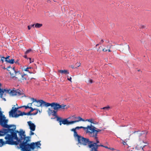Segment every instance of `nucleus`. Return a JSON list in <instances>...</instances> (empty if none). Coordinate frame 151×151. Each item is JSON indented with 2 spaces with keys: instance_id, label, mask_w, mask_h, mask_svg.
Returning <instances> with one entry per match:
<instances>
[{
  "instance_id": "1",
  "label": "nucleus",
  "mask_w": 151,
  "mask_h": 151,
  "mask_svg": "<svg viewBox=\"0 0 151 151\" xmlns=\"http://www.w3.org/2000/svg\"><path fill=\"white\" fill-rule=\"evenodd\" d=\"M30 137L29 136L26 137L24 133L23 135L21 136L20 138L19 139V140L17 141L18 143H20L19 146L22 151H30V149L34 150L35 149V143L33 142L30 144L27 143L30 141Z\"/></svg>"
},
{
  "instance_id": "2",
  "label": "nucleus",
  "mask_w": 151,
  "mask_h": 151,
  "mask_svg": "<svg viewBox=\"0 0 151 151\" xmlns=\"http://www.w3.org/2000/svg\"><path fill=\"white\" fill-rule=\"evenodd\" d=\"M4 127L6 128V129L9 132H10V134H7L6 135L10 138L11 137L13 139L17 140H19V138L17 137V133H18L20 137L23 135L25 133V132L23 131L22 130H21L20 131L16 130V126L14 125L6 124Z\"/></svg>"
},
{
  "instance_id": "3",
  "label": "nucleus",
  "mask_w": 151,
  "mask_h": 151,
  "mask_svg": "<svg viewBox=\"0 0 151 151\" xmlns=\"http://www.w3.org/2000/svg\"><path fill=\"white\" fill-rule=\"evenodd\" d=\"M10 68L12 70L10 71L9 70H8L9 72L11 78H14V80H17L18 77H19L20 76H21L22 78H23L24 76L26 75L25 74H21L19 71L16 70L14 67L13 68Z\"/></svg>"
},
{
  "instance_id": "4",
  "label": "nucleus",
  "mask_w": 151,
  "mask_h": 151,
  "mask_svg": "<svg viewBox=\"0 0 151 151\" xmlns=\"http://www.w3.org/2000/svg\"><path fill=\"white\" fill-rule=\"evenodd\" d=\"M88 129L87 130L86 133L91 137L97 139V134L96 130V128L91 125V126H88Z\"/></svg>"
},
{
  "instance_id": "5",
  "label": "nucleus",
  "mask_w": 151,
  "mask_h": 151,
  "mask_svg": "<svg viewBox=\"0 0 151 151\" xmlns=\"http://www.w3.org/2000/svg\"><path fill=\"white\" fill-rule=\"evenodd\" d=\"M5 139L7 140L5 142L3 141L2 139H0V147H2L4 145L8 144L10 145H17L18 142L17 141H13V138L9 137L7 135L5 137Z\"/></svg>"
},
{
  "instance_id": "6",
  "label": "nucleus",
  "mask_w": 151,
  "mask_h": 151,
  "mask_svg": "<svg viewBox=\"0 0 151 151\" xmlns=\"http://www.w3.org/2000/svg\"><path fill=\"white\" fill-rule=\"evenodd\" d=\"M17 108H15L14 109V107H13L12 109L9 112V115H11L12 117H17L20 116L26 115V113L22 112L20 111H17Z\"/></svg>"
},
{
  "instance_id": "7",
  "label": "nucleus",
  "mask_w": 151,
  "mask_h": 151,
  "mask_svg": "<svg viewBox=\"0 0 151 151\" xmlns=\"http://www.w3.org/2000/svg\"><path fill=\"white\" fill-rule=\"evenodd\" d=\"M78 143L84 146L89 145L91 143H92V141H90L89 139L84 138L80 135L76 137Z\"/></svg>"
},
{
  "instance_id": "8",
  "label": "nucleus",
  "mask_w": 151,
  "mask_h": 151,
  "mask_svg": "<svg viewBox=\"0 0 151 151\" xmlns=\"http://www.w3.org/2000/svg\"><path fill=\"white\" fill-rule=\"evenodd\" d=\"M8 120L6 119L4 115H3L2 112H0V125L4 127L7 124Z\"/></svg>"
},
{
  "instance_id": "9",
  "label": "nucleus",
  "mask_w": 151,
  "mask_h": 151,
  "mask_svg": "<svg viewBox=\"0 0 151 151\" xmlns=\"http://www.w3.org/2000/svg\"><path fill=\"white\" fill-rule=\"evenodd\" d=\"M9 94L10 96H14L15 95H21L22 96V97L25 96L24 94L23 93V92L19 89H17L15 91L10 90Z\"/></svg>"
},
{
  "instance_id": "10",
  "label": "nucleus",
  "mask_w": 151,
  "mask_h": 151,
  "mask_svg": "<svg viewBox=\"0 0 151 151\" xmlns=\"http://www.w3.org/2000/svg\"><path fill=\"white\" fill-rule=\"evenodd\" d=\"M57 120L60 123L59 124L60 125H61L62 124H63L68 125V121L67 119H62L61 118L57 117Z\"/></svg>"
},
{
  "instance_id": "11",
  "label": "nucleus",
  "mask_w": 151,
  "mask_h": 151,
  "mask_svg": "<svg viewBox=\"0 0 151 151\" xmlns=\"http://www.w3.org/2000/svg\"><path fill=\"white\" fill-rule=\"evenodd\" d=\"M40 101V104L39 105L37 106H45L46 107H48L50 106H51V107L52 106V103H47L45 102L42 100H41Z\"/></svg>"
},
{
  "instance_id": "12",
  "label": "nucleus",
  "mask_w": 151,
  "mask_h": 151,
  "mask_svg": "<svg viewBox=\"0 0 151 151\" xmlns=\"http://www.w3.org/2000/svg\"><path fill=\"white\" fill-rule=\"evenodd\" d=\"M57 111L52 110L49 108L48 111V113L49 115H52L53 116H55L57 118V117H58L57 116Z\"/></svg>"
},
{
  "instance_id": "13",
  "label": "nucleus",
  "mask_w": 151,
  "mask_h": 151,
  "mask_svg": "<svg viewBox=\"0 0 151 151\" xmlns=\"http://www.w3.org/2000/svg\"><path fill=\"white\" fill-rule=\"evenodd\" d=\"M98 137H97V139L94 138L93 139H94L96 140V142H94L93 141H92V143H91V144L89 145L88 147L90 148H92V147H94V146L96 145H97L98 143H99V141L98 140Z\"/></svg>"
},
{
  "instance_id": "14",
  "label": "nucleus",
  "mask_w": 151,
  "mask_h": 151,
  "mask_svg": "<svg viewBox=\"0 0 151 151\" xmlns=\"http://www.w3.org/2000/svg\"><path fill=\"white\" fill-rule=\"evenodd\" d=\"M27 123L29 127V128L31 131H34L35 129L36 126L33 123H32L31 121L27 122Z\"/></svg>"
},
{
  "instance_id": "15",
  "label": "nucleus",
  "mask_w": 151,
  "mask_h": 151,
  "mask_svg": "<svg viewBox=\"0 0 151 151\" xmlns=\"http://www.w3.org/2000/svg\"><path fill=\"white\" fill-rule=\"evenodd\" d=\"M52 107H53V109L55 110L58 111L59 109L60 106V104L57 103L53 102L52 103Z\"/></svg>"
},
{
  "instance_id": "16",
  "label": "nucleus",
  "mask_w": 151,
  "mask_h": 151,
  "mask_svg": "<svg viewBox=\"0 0 151 151\" xmlns=\"http://www.w3.org/2000/svg\"><path fill=\"white\" fill-rule=\"evenodd\" d=\"M80 129L79 127H77L75 128L72 129L70 130L71 131L73 132V136L74 137L76 138V137L79 135L77 133L76 131V129Z\"/></svg>"
},
{
  "instance_id": "17",
  "label": "nucleus",
  "mask_w": 151,
  "mask_h": 151,
  "mask_svg": "<svg viewBox=\"0 0 151 151\" xmlns=\"http://www.w3.org/2000/svg\"><path fill=\"white\" fill-rule=\"evenodd\" d=\"M9 133L6 129H3L0 130V136H2Z\"/></svg>"
},
{
  "instance_id": "18",
  "label": "nucleus",
  "mask_w": 151,
  "mask_h": 151,
  "mask_svg": "<svg viewBox=\"0 0 151 151\" xmlns=\"http://www.w3.org/2000/svg\"><path fill=\"white\" fill-rule=\"evenodd\" d=\"M147 134V132L146 131H144L141 132L139 134V137L142 136L143 137H145Z\"/></svg>"
},
{
  "instance_id": "19",
  "label": "nucleus",
  "mask_w": 151,
  "mask_h": 151,
  "mask_svg": "<svg viewBox=\"0 0 151 151\" xmlns=\"http://www.w3.org/2000/svg\"><path fill=\"white\" fill-rule=\"evenodd\" d=\"M58 71L59 72L62 74L63 73L65 74H69V71L67 70H59Z\"/></svg>"
},
{
  "instance_id": "20",
  "label": "nucleus",
  "mask_w": 151,
  "mask_h": 151,
  "mask_svg": "<svg viewBox=\"0 0 151 151\" xmlns=\"http://www.w3.org/2000/svg\"><path fill=\"white\" fill-rule=\"evenodd\" d=\"M60 107L59 109H67L68 108V107L66 106V105H64L63 104L60 105Z\"/></svg>"
},
{
  "instance_id": "21",
  "label": "nucleus",
  "mask_w": 151,
  "mask_h": 151,
  "mask_svg": "<svg viewBox=\"0 0 151 151\" xmlns=\"http://www.w3.org/2000/svg\"><path fill=\"white\" fill-rule=\"evenodd\" d=\"M4 89H1V87H0V97L1 98H2L3 95L4 93Z\"/></svg>"
},
{
  "instance_id": "22",
  "label": "nucleus",
  "mask_w": 151,
  "mask_h": 151,
  "mask_svg": "<svg viewBox=\"0 0 151 151\" xmlns=\"http://www.w3.org/2000/svg\"><path fill=\"white\" fill-rule=\"evenodd\" d=\"M42 25V24L37 23L35 24V27L37 28H39L41 27Z\"/></svg>"
},
{
  "instance_id": "23",
  "label": "nucleus",
  "mask_w": 151,
  "mask_h": 151,
  "mask_svg": "<svg viewBox=\"0 0 151 151\" xmlns=\"http://www.w3.org/2000/svg\"><path fill=\"white\" fill-rule=\"evenodd\" d=\"M31 112L30 111L28 113H26V115H34L37 114L38 113L37 111L35 113H31Z\"/></svg>"
},
{
  "instance_id": "24",
  "label": "nucleus",
  "mask_w": 151,
  "mask_h": 151,
  "mask_svg": "<svg viewBox=\"0 0 151 151\" xmlns=\"http://www.w3.org/2000/svg\"><path fill=\"white\" fill-rule=\"evenodd\" d=\"M76 118L78 119V120H76L77 122H79L80 121H85V120L80 116H78Z\"/></svg>"
},
{
  "instance_id": "25",
  "label": "nucleus",
  "mask_w": 151,
  "mask_h": 151,
  "mask_svg": "<svg viewBox=\"0 0 151 151\" xmlns=\"http://www.w3.org/2000/svg\"><path fill=\"white\" fill-rule=\"evenodd\" d=\"M35 143V146H36L37 147H40V146L41 145V144L40 143V142H37Z\"/></svg>"
},
{
  "instance_id": "26",
  "label": "nucleus",
  "mask_w": 151,
  "mask_h": 151,
  "mask_svg": "<svg viewBox=\"0 0 151 151\" xmlns=\"http://www.w3.org/2000/svg\"><path fill=\"white\" fill-rule=\"evenodd\" d=\"M32 99L33 100V102H36L37 103H39L40 104V100H37L36 99H34V98H32Z\"/></svg>"
},
{
  "instance_id": "27",
  "label": "nucleus",
  "mask_w": 151,
  "mask_h": 151,
  "mask_svg": "<svg viewBox=\"0 0 151 151\" xmlns=\"http://www.w3.org/2000/svg\"><path fill=\"white\" fill-rule=\"evenodd\" d=\"M14 62V59H12L11 60H9L8 61V63H9L11 64H13Z\"/></svg>"
},
{
  "instance_id": "28",
  "label": "nucleus",
  "mask_w": 151,
  "mask_h": 151,
  "mask_svg": "<svg viewBox=\"0 0 151 151\" xmlns=\"http://www.w3.org/2000/svg\"><path fill=\"white\" fill-rule=\"evenodd\" d=\"M80 129H82L83 128V129L86 132L87 130H88V126L87 127H84L82 126H81L79 127Z\"/></svg>"
},
{
  "instance_id": "29",
  "label": "nucleus",
  "mask_w": 151,
  "mask_h": 151,
  "mask_svg": "<svg viewBox=\"0 0 151 151\" xmlns=\"http://www.w3.org/2000/svg\"><path fill=\"white\" fill-rule=\"evenodd\" d=\"M0 58H1L0 61H1L2 63H3L4 61L5 57H2L0 55Z\"/></svg>"
},
{
  "instance_id": "30",
  "label": "nucleus",
  "mask_w": 151,
  "mask_h": 151,
  "mask_svg": "<svg viewBox=\"0 0 151 151\" xmlns=\"http://www.w3.org/2000/svg\"><path fill=\"white\" fill-rule=\"evenodd\" d=\"M77 122L76 120L75 121H71L70 122L68 121V125L70 124H72L74 123H76Z\"/></svg>"
},
{
  "instance_id": "31",
  "label": "nucleus",
  "mask_w": 151,
  "mask_h": 151,
  "mask_svg": "<svg viewBox=\"0 0 151 151\" xmlns=\"http://www.w3.org/2000/svg\"><path fill=\"white\" fill-rule=\"evenodd\" d=\"M29 109H31V110L30 111L31 112H32V111H33L34 110H36L37 111H37H38V109H33L31 107H30L29 108Z\"/></svg>"
},
{
  "instance_id": "32",
  "label": "nucleus",
  "mask_w": 151,
  "mask_h": 151,
  "mask_svg": "<svg viewBox=\"0 0 151 151\" xmlns=\"http://www.w3.org/2000/svg\"><path fill=\"white\" fill-rule=\"evenodd\" d=\"M32 51L31 49H29L28 50H27L25 52V54H27L29 53L30 52H31Z\"/></svg>"
},
{
  "instance_id": "33",
  "label": "nucleus",
  "mask_w": 151,
  "mask_h": 151,
  "mask_svg": "<svg viewBox=\"0 0 151 151\" xmlns=\"http://www.w3.org/2000/svg\"><path fill=\"white\" fill-rule=\"evenodd\" d=\"M110 108V107L109 106H106V107H103V108H101L102 109H103L104 110H108V109Z\"/></svg>"
},
{
  "instance_id": "34",
  "label": "nucleus",
  "mask_w": 151,
  "mask_h": 151,
  "mask_svg": "<svg viewBox=\"0 0 151 151\" xmlns=\"http://www.w3.org/2000/svg\"><path fill=\"white\" fill-rule=\"evenodd\" d=\"M10 89L7 90L6 89H4V92H5L6 93H9V92H10Z\"/></svg>"
},
{
  "instance_id": "35",
  "label": "nucleus",
  "mask_w": 151,
  "mask_h": 151,
  "mask_svg": "<svg viewBox=\"0 0 151 151\" xmlns=\"http://www.w3.org/2000/svg\"><path fill=\"white\" fill-rule=\"evenodd\" d=\"M86 121L89 122H90L91 123H93V119H87L86 120Z\"/></svg>"
},
{
  "instance_id": "36",
  "label": "nucleus",
  "mask_w": 151,
  "mask_h": 151,
  "mask_svg": "<svg viewBox=\"0 0 151 151\" xmlns=\"http://www.w3.org/2000/svg\"><path fill=\"white\" fill-rule=\"evenodd\" d=\"M24 70L25 71H28L30 73H32V72H31L29 70V69L28 67H27L26 69H24Z\"/></svg>"
},
{
  "instance_id": "37",
  "label": "nucleus",
  "mask_w": 151,
  "mask_h": 151,
  "mask_svg": "<svg viewBox=\"0 0 151 151\" xmlns=\"http://www.w3.org/2000/svg\"><path fill=\"white\" fill-rule=\"evenodd\" d=\"M96 132H97V134H98V133L99 132H101V131H102V130L96 128Z\"/></svg>"
},
{
  "instance_id": "38",
  "label": "nucleus",
  "mask_w": 151,
  "mask_h": 151,
  "mask_svg": "<svg viewBox=\"0 0 151 151\" xmlns=\"http://www.w3.org/2000/svg\"><path fill=\"white\" fill-rule=\"evenodd\" d=\"M9 56H8L6 58H4L5 61L7 63H8V61H9V60H8L7 59H8L9 58Z\"/></svg>"
},
{
  "instance_id": "39",
  "label": "nucleus",
  "mask_w": 151,
  "mask_h": 151,
  "mask_svg": "<svg viewBox=\"0 0 151 151\" xmlns=\"http://www.w3.org/2000/svg\"><path fill=\"white\" fill-rule=\"evenodd\" d=\"M16 64H17L18 65L19 64V60H17L15 62H14Z\"/></svg>"
},
{
  "instance_id": "40",
  "label": "nucleus",
  "mask_w": 151,
  "mask_h": 151,
  "mask_svg": "<svg viewBox=\"0 0 151 151\" xmlns=\"http://www.w3.org/2000/svg\"><path fill=\"white\" fill-rule=\"evenodd\" d=\"M88 82L90 83H93V80L92 79H90L88 80Z\"/></svg>"
},
{
  "instance_id": "41",
  "label": "nucleus",
  "mask_w": 151,
  "mask_h": 151,
  "mask_svg": "<svg viewBox=\"0 0 151 151\" xmlns=\"http://www.w3.org/2000/svg\"><path fill=\"white\" fill-rule=\"evenodd\" d=\"M32 131H31H31H30V135H33L34 134V133L33 132H32Z\"/></svg>"
},
{
  "instance_id": "42",
  "label": "nucleus",
  "mask_w": 151,
  "mask_h": 151,
  "mask_svg": "<svg viewBox=\"0 0 151 151\" xmlns=\"http://www.w3.org/2000/svg\"><path fill=\"white\" fill-rule=\"evenodd\" d=\"M29 60H30L29 62H30V63H31L33 62V60H32L31 58H29Z\"/></svg>"
},
{
  "instance_id": "43",
  "label": "nucleus",
  "mask_w": 151,
  "mask_h": 151,
  "mask_svg": "<svg viewBox=\"0 0 151 151\" xmlns=\"http://www.w3.org/2000/svg\"><path fill=\"white\" fill-rule=\"evenodd\" d=\"M104 42V40H101V42L99 43V44H101L103 43Z\"/></svg>"
},
{
  "instance_id": "44",
  "label": "nucleus",
  "mask_w": 151,
  "mask_h": 151,
  "mask_svg": "<svg viewBox=\"0 0 151 151\" xmlns=\"http://www.w3.org/2000/svg\"><path fill=\"white\" fill-rule=\"evenodd\" d=\"M23 107H24L25 109H27V108H29L30 107H29L28 106H24Z\"/></svg>"
},
{
  "instance_id": "45",
  "label": "nucleus",
  "mask_w": 151,
  "mask_h": 151,
  "mask_svg": "<svg viewBox=\"0 0 151 151\" xmlns=\"http://www.w3.org/2000/svg\"><path fill=\"white\" fill-rule=\"evenodd\" d=\"M103 51L104 52H106L107 51H108V50L105 49H103Z\"/></svg>"
},
{
  "instance_id": "46",
  "label": "nucleus",
  "mask_w": 151,
  "mask_h": 151,
  "mask_svg": "<svg viewBox=\"0 0 151 151\" xmlns=\"http://www.w3.org/2000/svg\"><path fill=\"white\" fill-rule=\"evenodd\" d=\"M112 46V45H111L110 47H109V49H108V51L109 52H111V50H110V48Z\"/></svg>"
},
{
  "instance_id": "47",
  "label": "nucleus",
  "mask_w": 151,
  "mask_h": 151,
  "mask_svg": "<svg viewBox=\"0 0 151 151\" xmlns=\"http://www.w3.org/2000/svg\"><path fill=\"white\" fill-rule=\"evenodd\" d=\"M71 77H70L69 78H68V80H69L70 81H71Z\"/></svg>"
},
{
  "instance_id": "48",
  "label": "nucleus",
  "mask_w": 151,
  "mask_h": 151,
  "mask_svg": "<svg viewBox=\"0 0 151 151\" xmlns=\"http://www.w3.org/2000/svg\"><path fill=\"white\" fill-rule=\"evenodd\" d=\"M109 149H110V150H114V148H110V147H109Z\"/></svg>"
},
{
  "instance_id": "49",
  "label": "nucleus",
  "mask_w": 151,
  "mask_h": 151,
  "mask_svg": "<svg viewBox=\"0 0 151 151\" xmlns=\"http://www.w3.org/2000/svg\"><path fill=\"white\" fill-rule=\"evenodd\" d=\"M104 147L105 148H106L108 149H109V147H108L107 146H104L103 147Z\"/></svg>"
},
{
  "instance_id": "50",
  "label": "nucleus",
  "mask_w": 151,
  "mask_h": 151,
  "mask_svg": "<svg viewBox=\"0 0 151 151\" xmlns=\"http://www.w3.org/2000/svg\"><path fill=\"white\" fill-rule=\"evenodd\" d=\"M93 123V124H97L98 123H97L96 122H93V123Z\"/></svg>"
},
{
  "instance_id": "51",
  "label": "nucleus",
  "mask_w": 151,
  "mask_h": 151,
  "mask_svg": "<svg viewBox=\"0 0 151 151\" xmlns=\"http://www.w3.org/2000/svg\"><path fill=\"white\" fill-rule=\"evenodd\" d=\"M22 79L23 80H26L27 79V78L24 77L23 78H22Z\"/></svg>"
},
{
  "instance_id": "52",
  "label": "nucleus",
  "mask_w": 151,
  "mask_h": 151,
  "mask_svg": "<svg viewBox=\"0 0 151 151\" xmlns=\"http://www.w3.org/2000/svg\"><path fill=\"white\" fill-rule=\"evenodd\" d=\"M28 29L29 30L31 29V27H30V26H28Z\"/></svg>"
},
{
  "instance_id": "53",
  "label": "nucleus",
  "mask_w": 151,
  "mask_h": 151,
  "mask_svg": "<svg viewBox=\"0 0 151 151\" xmlns=\"http://www.w3.org/2000/svg\"><path fill=\"white\" fill-rule=\"evenodd\" d=\"M24 58H27V56L26 55H25L24 56Z\"/></svg>"
},
{
  "instance_id": "54",
  "label": "nucleus",
  "mask_w": 151,
  "mask_h": 151,
  "mask_svg": "<svg viewBox=\"0 0 151 151\" xmlns=\"http://www.w3.org/2000/svg\"><path fill=\"white\" fill-rule=\"evenodd\" d=\"M2 98L3 100H4V101H6V99L5 98Z\"/></svg>"
},
{
  "instance_id": "55",
  "label": "nucleus",
  "mask_w": 151,
  "mask_h": 151,
  "mask_svg": "<svg viewBox=\"0 0 151 151\" xmlns=\"http://www.w3.org/2000/svg\"><path fill=\"white\" fill-rule=\"evenodd\" d=\"M34 26H35V24H32L31 26V27H34Z\"/></svg>"
},
{
  "instance_id": "56",
  "label": "nucleus",
  "mask_w": 151,
  "mask_h": 151,
  "mask_svg": "<svg viewBox=\"0 0 151 151\" xmlns=\"http://www.w3.org/2000/svg\"><path fill=\"white\" fill-rule=\"evenodd\" d=\"M100 44L99 43V44H97L96 45V46L97 47V46H98Z\"/></svg>"
},
{
  "instance_id": "57",
  "label": "nucleus",
  "mask_w": 151,
  "mask_h": 151,
  "mask_svg": "<svg viewBox=\"0 0 151 151\" xmlns=\"http://www.w3.org/2000/svg\"><path fill=\"white\" fill-rule=\"evenodd\" d=\"M29 69H31L32 68L31 67H28Z\"/></svg>"
},
{
  "instance_id": "58",
  "label": "nucleus",
  "mask_w": 151,
  "mask_h": 151,
  "mask_svg": "<svg viewBox=\"0 0 151 151\" xmlns=\"http://www.w3.org/2000/svg\"><path fill=\"white\" fill-rule=\"evenodd\" d=\"M71 67H72V68H74V67H73H73L72 66H71Z\"/></svg>"
},
{
  "instance_id": "59",
  "label": "nucleus",
  "mask_w": 151,
  "mask_h": 151,
  "mask_svg": "<svg viewBox=\"0 0 151 151\" xmlns=\"http://www.w3.org/2000/svg\"><path fill=\"white\" fill-rule=\"evenodd\" d=\"M1 84L0 83V87L1 86Z\"/></svg>"
},
{
  "instance_id": "60",
  "label": "nucleus",
  "mask_w": 151,
  "mask_h": 151,
  "mask_svg": "<svg viewBox=\"0 0 151 151\" xmlns=\"http://www.w3.org/2000/svg\"><path fill=\"white\" fill-rule=\"evenodd\" d=\"M10 68V67H8V68Z\"/></svg>"
},
{
  "instance_id": "61",
  "label": "nucleus",
  "mask_w": 151,
  "mask_h": 151,
  "mask_svg": "<svg viewBox=\"0 0 151 151\" xmlns=\"http://www.w3.org/2000/svg\"><path fill=\"white\" fill-rule=\"evenodd\" d=\"M127 46H128V48H129V46L128 45H127Z\"/></svg>"
},
{
  "instance_id": "62",
  "label": "nucleus",
  "mask_w": 151,
  "mask_h": 151,
  "mask_svg": "<svg viewBox=\"0 0 151 151\" xmlns=\"http://www.w3.org/2000/svg\"><path fill=\"white\" fill-rule=\"evenodd\" d=\"M107 48H108V46H107Z\"/></svg>"
},
{
  "instance_id": "63",
  "label": "nucleus",
  "mask_w": 151,
  "mask_h": 151,
  "mask_svg": "<svg viewBox=\"0 0 151 151\" xmlns=\"http://www.w3.org/2000/svg\"><path fill=\"white\" fill-rule=\"evenodd\" d=\"M135 132H134V133Z\"/></svg>"
},
{
  "instance_id": "64",
  "label": "nucleus",
  "mask_w": 151,
  "mask_h": 151,
  "mask_svg": "<svg viewBox=\"0 0 151 151\" xmlns=\"http://www.w3.org/2000/svg\"><path fill=\"white\" fill-rule=\"evenodd\" d=\"M142 150H143V147H142Z\"/></svg>"
}]
</instances>
